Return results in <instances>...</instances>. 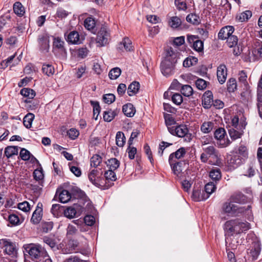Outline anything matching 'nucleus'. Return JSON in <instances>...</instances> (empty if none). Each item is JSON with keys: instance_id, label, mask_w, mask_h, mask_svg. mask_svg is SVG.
<instances>
[{"instance_id": "nucleus-59", "label": "nucleus", "mask_w": 262, "mask_h": 262, "mask_svg": "<svg viewBox=\"0 0 262 262\" xmlns=\"http://www.w3.org/2000/svg\"><path fill=\"white\" fill-rule=\"evenodd\" d=\"M20 157L23 160H28L31 157V154L28 150L25 148H22L19 154Z\"/></svg>"}, {"instance_id": "nucleus-23", "label": "nucleus", "mask_w": 262, "mask_h": 262, "mask_svg": "<svg viewBox=\"0 0 262 262\" xmlns=\"http://www.w3.org/2000/svg\"><path fill=\"white\" fill-rule=\"evenodd\" d=\"M64 41L59 37H54L53 42V49L54 50H58L60 51H64Z\"/></svg>"}, {"instance_id": "nucleus-28", "label": "nucleus", "mask_w": 262, "mask_h": 262, "mask_svg": "<svg viewBox=\"0 0 262 262\" xmlns=\"http://www.w3.org/2000/svg\"><path fill=\"white\" fill-rule=\"evenodd\" d=\"M118 111L108 110L103 113L104 120L107 122H111L117 115Z\"/></svg>"}, {"instance_id": "nucleus-45", "label": "nucleus", "mask_w": 262, "mask_h": 262, "mask_svg": "<svg viewBox=\"0 0 262 262\" xmlns=\"http://www.w3.org/2000/svg\"><path fill=\"white\" fill-rule=\"evenodd\" d=\"M121 73V70L119 68H114L112 69L109 72L108 76L111 79H116L118 78Z\"/></svg>"}, {"instance_id": "nucleus-3", "label": "nucleus", "mask_w": 262, "mask_h": 262, "mask_svg": "<svg viewBox=\"0 0 262 262\" xmlns=\"http://www.w3.org/2000/svg\"><path fill=\"white\" fill-rule=\"evenodd\" d=\"M250 229V224L247 222L236 219L227 221L224 224L225 231L230 234H239Z\"/></svg>"}, {"instance_id": "nucleus-46", "label": "nucleus", "mask_w": 262, "mask_h": 262, "mask_svg": "<svg viewBox=\"0 0 262 262\" xmlns=\"http://www.w3.org/2000/svg\"><path fill=\"white\" fill-rule=\"evenodd\" d=\"M84 26L89 30H93L95 26V21L92 17H88L84 21Z\"/></svg>"}, {"instance_id": "nucleus-58", "label": "nucleus", "mask_w": 262, "mask_h": 262, "mask_svg": "<svg viewBox=\"0 0 262 262\" xmlns=\"http://www.w3.org/2000/svg\"><path fill=\"white\" fill-rule=\"evenodd\" d=\"M8 220L11 224L14 226H17L20 224L19 217L14 214H10L9 216Z\"/></svg>"}, {"instance_id": "nucleus-8", "label": "nucleus", "mask_w": 262, "mask_h": 262, "mask_svg": "<svg viewBox=\"0 0 262 262\" xmlns=\"http://www.w3.org/2000/svg\"><path fill=\"white\" fill-rule=\"evenodd\" d=\"M215 138L217 140V144L221 147L227 146L231 143L227 132H214Z\"/></svg>"}, {"instance_id": "nucleus-6", "label": "nucleus", "mask_w": 262, "mask_h": 262, "mask_svg": "<svg viewBox=\"0 0 262 262\" xmlns=\"http://www.w3.org/2000/svg\"><path fill=\"white\" fill-rule=\"evenodd\" d=\"M164 119L166 125L169 131H186L188 130L186 125H176V121L170 114H165Z\"/></svg>"}, {"instance_id": "nucleus-55", "label": "nucleus", "mask_w": 262, "mask_h": 262, "mask_svg": "<svg viewBox=\"0 0 262 262\" xmlns=\"http://www.w3.org/2000/svg\"><path fill=\"white\" fill-rule=\"evenodd\" d=\"M91 104L93 107L94 117L96 115L95 119H97V117L100 112V107L99 106V103L97 101H91Z\"/></svg>"}, {"instance_id": "nucleus-34", "label": "nucleus", "mask_w": 262, "mask_h": 262, "mask_svg": "<svg viewBox=\"0 0 262 262\" xmlns=\"http://www.w3.org/2000/svg\"><path fill=\"white\" fill-rule=\"evenodd\" d=\"M71 198V193L67 190H63L59 194V199L62 203L68 202Z\"/></svg>"}, {"instance_id": "nucleus-16", "label": "nucleus", "mask_w": 262, "mask_h": 262, "mask_svg": "<svg viewBox=\"0 0 262 262\" xmlns=\"http://www.w3.org/2000/svg\"><path fill=\"white\" fill-rule=\"evenodd\" d=\"M102 173V172L101 171V169L100 170L98 169L92 170L89 174L90 181L95 186H98Z\"/></svg>"}, {"instance_id": "nucleus-12", "label": "nucleus", "mask_w": 262, "mask_h": 262, "mask_svg": "<svg viewBox=\"0 0 262 262\" xmlns=\"http://www.w3.org/2000/svg\"><path fill=\"white\" fill-rule=\"evenodd\" d=\"M186 150L184 147H181L176 152L171 154L169 157V163L170 166H172L173 162H177L176 160L183 158L186 154Z\"/></svg>"}, {"instance_id": "nucleus-52", "label": "nucleus", "mask_w": 262, "mask_h": 262, "mask_svg": "<svg viewBox=\"0 0 262 262\" xmlns=\"http://www.w3.org/2000/svg\"><path fill=\"white\" fill-rule=\"evenodd\" d=\"M235 154L239 155V157L244 160L248 156V152L246 147L243 146H240L238 148L237 151H236Z\"/></svg>"}, {"instance_id": "nucleus-51", "label": "nucleus", "mask_w": 262, "mask_h": 262, "mask_svg": "<svg viewBox=\"0 0 262 262\" xmlns=\"http://www.w3.org/2000/svg\"><path fill=\"white\" fill-rule=\"evenodd\" d=\"M102 158L98 155H94L91 159V166L96 167L101 163Z\"/></svg>"}, {"instance_id": "nucleus-27", "label": "nucleus", "mask_w": 262, "mask_h": 262, "mask_svg": "<svg viewBox=\"0 0 262 262\" xmlns=\"http://www.w3.org/2000/svg\"><path fill=\"white\" fill-rule=\"evenodd\" d=\"M243 173L244 176L251 177L255 174V169L253 164L251 163L249 164L245 165L243 167Z\"/></svg>"}, {"instance_id": "nucleus-49", "label": "nucleus", "mask_w": 262, "mask_h": 262, "mask_svg": "<svg viewBox=\"0 0 262 262\" xmlns=\"http://www.w3.org/2000/svg\"><path fill=\"white\" fill-rule=\"evenodd\" d=\"M226 39L227 45L229 48L233 47L237 44L238 39L235 35L232 34Z\"/></svg>"}, {"instance_id": "nucleus-63", "label": "nucleus", "mask_w": 262, "mask_h": 262, "mask_svg": "<svg viewBox=\"0 0 262 262\" xmlns=\"http://www.w3.org/2000/svg\"><path fill=\"white\" fill-rule=\"evenodd\" d=\"M171 144L168 143L167 142L163 141L159 144V150H158V155L161 157L163 155V151L165 149L166 147L169 146Z\"/></svg>"}, {"instance_id": "nucleus-50", "label": "nucleus", "mask_w": 262, "mask_h": 262, "mask_svg": "<svg viewBox=\"0 0 262 262\" xmlns=\"http://www.w3.org/2000/svg\"><path fill=\"white\" fill-rule=\"evenodd\" d=\"M236 81L234 78H230L227 82V90L229 92H233L236 89Z\"/></svg>"}, {"instance_id": "nucleus-29", "label": "nucleus", "mask_w": 262, "mask_h": 262, "mask_svg": "<svg viewBox=\"0 0 262 262\" xmlns=\"http://www.w3.org/2000/svg\"><path fill=\"white\" fill-rule=\"evenodd\" d=\"M173 136H178L179 138L183 139V141L185 142H190L193 135L190 132H171Z\"/></svg>"}, {"instance_id": "nucleus-38", "label": "nucleus", "mask_w": 262, "mask_h": 262, "mask_svg": "<svg viewBox=\"0 0 262 262\" xmlns=\"http://www.w3.org/2000/svg\"><path fill=\"white\" fill-rule=\"evenodd\" d=\"M119 161L116 158H112L108 160L107 162V165L109 167L110 170H112L114 171L119 167Z\"/></svg>"}, {"instance_id": "nucleus-18", "label": "nucleus", "mask_w": 262, "mask_h": 262, "mask_svg": "<svg viewBox=\"0 0 262 262\" xmlns=\"http://www.w3.org/2000/svg\"><path fill=\"white\" fill-rule=\"evenodd\" d=\"M244 160L239 157V155H235L234 154L230 156L228 160V163L230 167L232 168H235L237 167Z\"/></svg>"}, {"instance_id": "nucleus-26", "label": "nucleus", "mask_w": 262, "mask_h": 262, "mask_svg": "<svg viewBox=\"0 0 262 262\" xmlns=\"http://www.w3.org/2000/svg\"><path fill=\"white\" fill-rule=\"evenodd\" d=\"M140 87V83L137 81H133L131 83L127 89V93L129 96H133L136 95L139 90Z\"/></svg>"}, {"instance_id": "nucleus-42", "label": "nucleus", "mask_w": 262, "mask_h": 262, "mask_svg": "<svg viewBox=\"0 0 262 262\" xmlns=\"http://www.w3.org/2000/svg\"><path fill=\"white\" fill-rule=\"evenodd\" d=\"M209 176L213 180H219L221 178V172L219 168H214L211 169Z\"/></svg>"}, {"instance_id": "nucleus-35", "label": "nucleus", "mask_w": 262, "mask_h": 262, "mask_svg": "<svg viewBox=\"0 0 262 262\" xmlns=\"http://www.w3.org/2000/svg\"><path fill=\"white\" fill-rule=\"evenodd\" d=\"M20 94L23 96L27 97L29 99H33L36 95L35 91L29 88H24L21 89Z\"/></svg>"}, {"instance_id": "nucleus-14", "label": "nucleus", "mask_w": 262, "mask_h": 262, "mask_svg": "<svg viewBox=\"0 0 262 262\" xmlns=\"http://www.w3.org/2000/svg\"><path fill=\"white\" fill-rule=\"evenodd\" d=\"M216 75L219 82L221 84L224 83L227 75V68L225 64H221L217 67Z\"/></svg>"}, {"instance_id": "nucleus-32", "label": "nucleus", "mask_w": 262, "mask_h": 262, "mask_svg": "<svg viewBox=\"0 0 262 262\" xmlns=\"http://www.w3.org/2000/svg\"><path fill=\"white\" fill-rule=\"evenodd\" d=\"M18 152V147L17 146H10L7 147L5 150V154L8 158H10L14 155H17Z\"/></svg>"}, {"instance_id": "nucleus-2", "label": "nucleus", "mask_w": 262, "mask_h": 262, "mask_svg": "<svg viewBox=\"0 0 262 262\" xmlns=\"http://www.w3.org/2000/svg\"><path fill=\"white\" fill-rule=\"evenodd\" d=\"M177 54L171 48L168 49L165 52L164 59L161 63V71L165 76L173 73L175 64L177 62Z\"/></svg>"}, {"instance_id": "nucleus-47", "label": "nucleus", "mask_w": 262, "mask_h": 262, "mask_svg": "<svg viewBox=\"0 0 262 262\" xmlns=\"http://www.w3.org/2000/svg\"><path fill=\"white\" fill-rule=\"evenodd\" d=\"M42 71L43 73L48 76L53 75L54 73V69L50 64H43L42 66Z\"/></svg>"}, {"instance_id": "nucleus-19", "label": "nucleus", "mask_w": 262, "mask_h": 262, "mask_svg": "<svg viewBox=\"0 0 262 262\" xmlns=\"http://www.w3.org/2000/svg\"><path fill=\"white\" fill-rule=\"evenodd\" d=\"M39 205V204H38L36 208L33 212L32 217L31 219V222L34 224H38L42 219V209Z\"/></svg>"}, {"instance_id": "nucleus-22", "label": "nucleus", "mask_w": 262, "mask_h": 262, "mask_svg": "<svg viewBox=\"0 0 262 262\" xmlns=\"http://www.w3.org/2000/svg\"><path fill=\"white\" fill-rule=\"evenodd\" d=\"M183 165H184L185 163L182 162H173V164L172 166H170L173 173L177 177L181 178L183 177L182 171L184 170V168L182 166Z\"/></svg>"}, {"instance_id": "nucleus-10", "label": "nucleus", "mask_w": 262, "mask_h": 262, "mask_svg": "<svg viewBox=\"0 0 262 262\" xmlns=\"http://www.w3.org/2000/svg\"><path fill=\"white\" fill-rule=\"evenodd\" d=\"M260 251V244L258 241L252 243L248 249V253L252 257L253 260L257 258Z\"/></svg>"}, {"instance_id": "nucleus-13", "label": "nucleus", "mask_w": 262, "mask_h": 262, "mask_svg": "<svg viewBox=\"0 0 262 262\" xmlns=\"http://www.w3.org/2000/svg\"><path fill=\"white\" fill-rule=\"evenodd\" d=\"M216 122L208 121L205 122L201 125V129L202 131H225V129L222 127H217Z\"/></svg>"}, {"instance_id": "nucleus-44", "label": "nucleus", "mask_w": 262, "mask_h": 262, "mask_svg": "<svg viewBox=\"0 0 262 262\" xmlns=\"http://www.w3.org/2000/svg\"><path fill=\"white\" fill-rule=\"evenodd\" d=\"M181 93L186 97H189L193 94V89L189 85H184L181 90Z\"/></svg>"}, {"instance_id": "nucleus-61", "label": "nucleus", "mask_w": 262, "mask_h": 262, "mask_svg": "<svg viewBox=\"0 0 262 262\" xmlns=\"http://www.w3.org/2000/svg\"><path fill=\"white\" fill-rule=\"evenodd\" d=\"M103 100L105 103L111 104L115 100V96L113 94H107L103 96Z\"/></svg>"}, {"instance_id": "nucleus-5", "label": "nucleus", "mask_w": 262, "mask_h": 262, "mask_svg": "<svg viewBox=\"0 0 262 262\" xmlns=\"http://www.w3.org/2000/svg\"><path fill=\"white\" fill-rule=\"evenodd\" d=\"M110 39V33L106 26H102L98 30L96 38L97 46L101 47L108 43Z\"/></svg>"}, {"instance_id": "nucleus-11", "label": "nucleus", "mask_w": 262, "mask_h": 262, "mask_svg": "<svg viewBox=\"0 0 262 262\" xmlns=\"http://www.w3.org/2000/svg\"><path fill=\"white\" fill-rule=\"evenodd\" d=\"M2 245H3L5 247L4 251L7 254L12 256L16 255L17 250L16 246L13 243L6 239H2Z\"/></svg>"}, {"instance_id": "nucleus-15", "label": "nucleus", "mask_w": 262, "mask_h": 262, "mask_svg": "<svg viewBox=\"0 0 262 262\" xmlns=\"http://www.w3.org/2000/svg\"><path fill=\"white\" fill-rule=\"evenodd\" d=\"M213 102V95L211 91H206L202 96V105L205 108H210Z\"/></svg>"}, {"instance_id": "nucleus-64", "label": "nucleus", "mask_w": 262, "mask_h": 262, "mask_svg": "<svg viewBox=\"0 0 262 262\" xmlns=\"http://www.w3.org/2000/svg\"><path fill=\"white\" fill-rule=\"evenodd\" d=\"M34 179L37 181L41 180L43 178V174L41 169H35L33 172Z\"/></svg>"}, {"instance_id": "nucleus-53", "label": "nucleus", "mask_w": 262, "mask_h": 262, "mask_svg": "<svg viewBox=\"0 0 262 262\" xmlns=\"http://www.w3.org/2000/svg\"><path fill=\"white\" fill-rule=\"evenodd\" d=\"M252 16V12L250 11H246L241 13L238 16V19L241 22L247 21Z\"/></svg>"}, {"instance_id": "nucleus-41", "label": "nucleus", "mask_w": 262, "mask_h": 262, "mask_svg": "<svg viewBox=\"0 0 262 262\" xmlns=\"http://www.w3.org/2000/svg\"><path fill=\"white\" fill-rule=\"evenodd\" d=\"M198 58L193 56H189L186 58L183 61L184 67H190L195 64L198 62Z\"/></svg>"}, {"instance_id": "nucleus-37", "label": "nucleus", "mask_w": 262, "mask_h": 262, "mask_svg": "<svg viewBox=\"0 0 262 262\" xmlns=\"http://www.w3.org/2000/svg\"><path fill=\"white\" fill-rule=\"evenodd\" d=\"M34 119V115L32 113L27 114L24 118L23 123L27 128H29L31 127L32 121Z\"/></svg>"}, {"instance_id": "nucleus-24", "label": "nucleus", "mask_w": 262, "mask_h": 262, "mask_svg": "<svg viewBox=\"0 0 262 262\" xmlns=\"http://www.w3.org/2000/svg\"><path fill=\"white\" fill-rule=\"evenodd\" d=\"M122 112L125 116L132 117L135 115L136 109L132 103H128L123 106Z\"/></svg>"}, {"instance_id": "nucleus-21", "label": "nucleus", "mask_w": 262, "mask_h": 262, "mask_svg": "<svg viewBox=\"0 0 262 262\" xmlns=\"http://www.w3.org/2000/svg\"><path fill=\"white\" fill-rule=\"evenodd\" d=\"M38 40L41 50H48L50 47V40L49 37L48 35L42 34L39 35Z\"/></svg>"}, {"instance_id": "nucleus-62", "label": "nucleus", "mask_w": 262, "mask_h": 262, "mask_svg": "<svg viewBox=\"0 0 262 262\" xmlns=\"http://www.w3.org/2000/svg\"><path fill=\"white\" fill-rule=\"evenodd\" d=\"M175 4L179 10H184L187 9L185 0H174Z\"/></svg>"}, {"instance_id": "nucleus-36", "label": "nucleus", "mask_w": 262, "mask_h": 262, "mask_svg": "<svg viewBox=\"0 0 262 262\" xmlns=\"http://www.w3.org/2000/svg\"><path fill=\"white\" fill-rule=\"evenodd\" d=\"M125 137L123 132H117L116 136V144L119 147H123L125 143Z\"/></svg>"}, {"instance_id": "nucleus-4", "label": "nucleus", "mask_w": 262, "mask_h": 262, "mask_svg": "<svg viewBox=\"0 0 262 262\" xmlns=\"http://www.w3.org/2000/svg\"><path fill=\"white\" fill-rule=\"evenodd\" d=\"M203 152L200 156V159L203 163L219 165L221 163L219 153L213 146H209L203 148Z\"/></svg>"}, {"instance_id": "nucleus-43", "label": "nucleus", "mask_w": 262, "mask_h": 262, "mask_svg": "<svg viewBox=\"0 0 262 262\" xmlns=\"http://www.w3.org/2000/svg\"><path fill=\"white\" fill-rule=\"evenodd\" d=\"M216 187L213 182H209L205 186V190L207 193V196L204 199H206L209 197V195L212 193L216 189Z\"/></svg>"}, {"instance_id": "nucleus-1", "label": "nucleus", "mask_w": 262, "mask_h": 262, "mask_svg": "<svg viewBox=\"0 0 262 262\" xmlns=\"http://www.w3.org/2000/svg\"><path fill=\"white\" fill-rule=\"evenodd\" d=\"M23 247L32 259L38 262H52L45 249L40 245L31 243L26 244Z\"/></svg>"}, {"instance_id": "nucleus-17", "label": "nucleus", "mask_w": 262, "mask_h": 262, "mask_svg": "<svg viewBox=\"0 0 262 262\" xmlns=\"http://www.w3.org/2000/svg\"><path fill=\"white\" fill-rule=\"evenodd\" d=\"M234 30L233 27L227 26L223 27L220 31L218 36L220 39L222 40L226 39L231 35L232 34Z\"/></svg>"}, {"instance_id": "nucleus-48", "label": "nucleus", "mask_w": 262, "mask_h": 262, "mask_svg": "<svg viewBox=\"0 0 262 262\" xmlns=\"http://www.w3.org/2000/svg\"><path fill=\"white\" fill-rule=\"evenodd\" d=\"M104 177L108 182L110 181L113 182L116 180V175L114 171L112 170H108L104 173Z\"/></svg>"}, {"instance_id": "nucleus-30", "label": "nucleus", "mask_w": 262, "mask_h": 262, "mask_svg": "<svg viewBox=\"0 0 262 262\" xmlns=\"http://www.w3.org/2000/svg\"><path fill=\"white\" fill-rule=\"evenodd\" d=\"M168 24L172 28L177 29L180 27L182 21L178 16H172L170 18Z\"/></svg>"}, {"instance_id": "nucleus-20", "label": "nucleus", "mask_w": 262, "mask_h": 262, "mask_svg": "<svg viewBox=\"0 0 262 262\" xmlns=\"http://www.w3.org/2000/svg\"><path fill=\"white\" fill-rule=\"evenodd\" d=\"M133 46L131 40L128 38H125L118 45V49L122 51H130L133 50Z\"/></svg>"}, {"instance_id": "nucleus-40", "label": "nucleus", "mask_w": 262, "mask_h": 262, "mask_svg": "<svg viewBox=\"0 0 262 262\" xmlns=\"http://www.w3.org/2000/svg\"><path fill=\"white\" fill-rule=\"evenodd\" d=\"M76 214V210L74 206L67 207L64 211V215L69 219L74 218Z\"/></svg>"}, {"instance_id": "nucleus-33", "label": "nucleus", "mask_w": 262, "mask_h": 262, "mask_svg": "<svg viewBox=\"0 0 262 262\" xmlns=\"http://www.w3.org/2000/svg\"><path fill=\"white\" fill-rule=\"evenodd\" d=\"M14 12L19 16H23L25 13V9L20 2H16L13 5Z\"/></svg>"}, {"instance_id": "nucleus-56", "label": "nucleus", "mask_w": 262, "mask_h": 262, "mask_svg": "<svg viewBox=\"0 0 262 262\" xmlns=\"http://www.w3.org/2000/svg\"><path fill=\"white\" fill-rule=\"evenodd\" d=\"M18 208L25 212H29L31 209L30 205L27 201L19 203Z\"/></svg>"}, {"instance_id": "nucleus-57", "label": "nucleus", "mask_w": 262, "mask_h": 262, "mask_svg": "<svg viewBox=\"0 0 262 262\" xmlns=\"http://www.w3.org/2000/svg\"><path fill=\"white\" fill-rule=\"evenodd\" d=\"M171 100L174 104L179 105L182 103L183 97L181 94L175 93L172 95Z\"/></svg>"}, {"instance_id": "nucleus-7", "label": "nucleus", "mask_w": 262, "mask_h": 262, "mask_svg": "<svg viewBox=\"0 0 262 262\" xmlns=\"http://www.w3.org/2000/svg\"><path fill=\"white\" fill-rule=\"evenodd\" d=\"M223 211L231 216H236L244 212V209L233 202H226L223 206Z\"/></svg>"}, {"instance_id": "nucleus-39", "label": "nucleus", "mask_w": 262, "mask_h": 262, "mask_svg": "<svg viewBox=\"0 0 262 262\" xmlns=\"http://www.w3.org/2000/svg\"><path fill=\"white\" fill-rule=\"evenodd\" d=\"M186 19L188 22L191 23L193 25H197L200 23V17L195 14L191 13L188 14L187 16Z\"/></svg>"}, {"instance_id": "nucleus-54", "label": "nucleus", "mask_w": 262, "mask_h": 262, "mask_svg": "<svg viewBox=\"0 0 262 262\" xmlns=\"http://www.w3.org/2000/svg\"><path fill=\"white\" fill-rule=\"evenodd\" d=\"M69 12L64 9L59 8H58L56 13V17H58L59 19H63L67 17L69 15Z\"/></svg>"}, {"instance_id": "nucleus-25", "label": "nucleus", "mask_w": 262, "mask_h": 262, "mask_svg": "<svg viewBox=\"0 0 262 262\" xmlns=\"http://www.w3.org/2000/svg\"><path fill=\"white\" fill-rule=\"evenodd\" d=\"M67 41L73 44H80L81 41L79 33L77 31H72L69 33Z\"/></svg>"}, {"instance_id": "nucleus-60", "label": "nucleus", "mask_w": 262, "mask_h": 262, "mask_svg": "<svg viewBox=\"0 0 262 262\" xmlns=\"http://www.w3.org/2000/svg\"><path fill=\"white\" fill-rule=\"evenodd\" d=\"M195 85L198 89L204 90L207 86V82L203 79L199 78L195 81Z\"/></svg>"}, {"instance_id": "nucleus-9", "label": "nucleus", "mask_w": 262, "mask_h": 262, "mask_svg": "<svg viewBox=\"0 0 262 262\" xmlns=\"http://www.w3.org/2000/svg\"><path fill=\"white\" fill-rule=\"evenodd\" d=\"M187 41L189 44L192 45V48L195 51L200 52L203 50V42L202 40L199 39L196 36L188 35Z\"/></svg>"}, {"instance_id": "nucleus-31", "label": "nucleus", "mask_w": 262, "mask_h": 262, "mask_svg": "<svg viewBox=\"0 0 262 262\" xmlns=\"http://www.w3.org/2000/svg\"><path fill=\"white\" fill-rule=\"evenodd\" d=\"M253 52L256 56L262 57V41L257 40L254 42Z\"/></svg>"}]
</instances>
